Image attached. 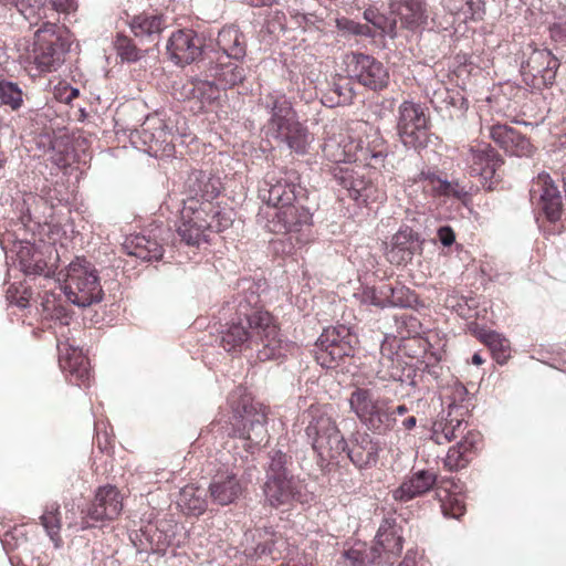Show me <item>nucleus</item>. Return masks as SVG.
<instances>
[{
  "instance_id": "obj_36",
  "label": "nucleus",
  "mask_w": 566,
  "mask_h": 566,
  "mask_svg": "<svg viewBox=\"0 0 566 566\" xmlns=\"http://www.w3.org/2000/svg\"><path fill=\"white\" fill-rule=\"evenodd\" d=\"M129 27L136 38L151 42L166 29V17L163 13L142 12L132 19Z\"/></svg>"
},
{
  "instance_id": "obj_45",
  "label": "nucleus",
  "mask_w": 566,
  "mask_h": 566,
  "mask_svg": "<svg viewBox=\"0 0 566 566\" xmlns=\"http://www.w3.org/2000/svg\"><path fill=\"white\" fill-rule=\"evenodd\" d=\"M49 240L54 248L55 258L61 263H66L70 260V243L71 238L62 226L54 224L50 228Z\"/></svg>"
},
{
  "instance_id": "obj_12",
  "label": "nucleus",
  "mask_w": 566,
  "mask_h": 566,
  "mask_svg": "<svg viewBox=\"0 0 566 566\" xmlns=\"http://www.w3.org/2000/svg\"><path fill=\"white\" fill-rule=\"evenodd\" d=\"M352 132L354 133V145L357 146V149L354 150L355 163L370 168L384 166L388 147L380 129L368 122L356 120L352 123Z\"/></svg>"
},
{
  "instance_id": "obj_51",
  "label": "nucleus",
  "mask_w": 566,
  "mask_h": 566,
  "mask_svg": "<svg viewBox=\"0 0 566 566\" xmlns=\"http://www.w3.org/2000/svg\"><path fill=\"white\" fill-rule=\"evenodd\" d=\"M91 140L81 134L76 137L73 134V163L85 167L91 163Z\"/></svg>"
},
{
  "instance_id": "obj_50",
  "label": "nucleus",
  "mask_w": 566,
  "mask_h": 566,
  "mask_svg": "<svg viewBox=\"0 0 566 566\" xmlns=\"http://www.w3.org/2000/svg\"><path fill=\"white\" fill-rule=\"evenodd\" d=\"M0 102L1 104L10 106L12 109H18L22 105V91L15 83L0 82Z\"/></svg>"
},
{
  "instance_id": "obj_61",
  "label": "nucleus",
  "mask_w": 566,
  "mask_h": 566,
  "mask_svg": "<svg viewBox=\"0 0 566 566\" xmlns=\"http://www.w3.org/2000/svg\"><path fill=\"white\" fill-rule=\"evenodd\" d=\"M366 21L370 22L378 29H384L385 18L375 9H366L364 12Z\"/></svg>"
},
{
  "instance_id": "obj_6",
  "label": "nucleus",
  "mask_w": 566,
  "mask_h": 566,
  "mask_svg": "<svg viewBox=\"0 0 566 566\" xmlns=\"http://www.w3.org/2000/svg\"><path fill=\"white\" fill-rule=\"evenodd\" d=\"M229 405L234 420L229 434L243 440V448L250 453L268 443L266 408L255 402L243 387H237L231 391Z\"/></svg>"
},
{
  "instance_id": "obj_53",
  "label": "nucleus",
  "mask_w": 566,
  "mask_h": 566,
  "mask_svg": "<svg viewBox=\"0 0 566 566\" xmlns=\"http://www.w3.org/2000/svg\"><path fill=\"white\" fill-rule=\"evenodd\" d=\"M0 4L14 7L31 23L39 17V6L35 0H0Z\"/></svg>"
},
{
  "instance_id": "obj_62",
  "label": "nucleus",
  "mask_w": 566,
  "mask_h": 566,
  "mask_svg": "<svg viewBox=\"0 0 566 566\" xmlns=\"http://www.w3.org/2000/svg\"><path fill=\"white\" fill-rule=\"evenodd\" d=\"M346 28L354 34L373 35L371 30H370L369 25H367V24H360V23H357L354 21H347Z\"/></svg>"
},
{
  "instance_id": "obj_43",
  "label": "nucleus",
  "mask_w": 566,
  "mask_h": 566,
  "mask_svg": "<svg viewBox=\"0 0 566 566\" xmlns=\"http://www.w3.org/2000/svg\"><path fill=\"white\" fill-rule=\"evenodd\" d=\"M343 558L350 566H367L380 558V552L377 546H368L366 543L356 542L343 553Z\"/></svg>"
},
{
  "instance_id": "obj_18",
  "label": "nucleus",
  "mask_w": 566,
  "mask_h": 566,
  "mask_svg": "<svg viewBox=\"0 0 566 566\" xmlns=\"http://www.w3.org/2000/svg\"><path fill=\"white\" fill-rule=\"evenodd\" d=\"M348 72L364 87L374 92L385 90L389 84V72L385 65L371 55L353 53L348 62Z\"/></svg>"
},
{
  "instance_id": "obj_21",
  "label": "nucleus",
  "mask_w": 566,
  "mask_h": 566,
  "mask_svg": "<svg viewBox=\"0 0 566 566\" xmlns=\"http://www.w3.org/2000/svg\"><path fill=\"white\" fill-rule=\"evenodd\" d=\"M122 510L123 502L118 490L111 485L101 486L95 493L94 501L82 510V527L88 528L96 522L113 521Z\"/></svg>"
},
{
  "instance_id": "obj_63",
  "label": "nucleus",
  "mask_w": 566,
  "mask_h": 566,
  "mask_svg": "<svg viewBox=\"0 0 566 566\" xmlns=\"http://www.w3.org/2000/svg\"><path fill=\"white\" fill-rule=\"evenodd\" d=\"M53 7L55 8V10L57 12L64 13V15H65L64 19H66L69 15V8L71 7V2H70V0H65V2L54 0Z\"/></svg>"
},
{
  "instance_id": "obj_56",
  "label": "nucleus",
  "mask_w": 566,
  "mask_h": 566,
  "mask_svg": "<svg viewBox=\"0 0 566 566\" xmlns=\"http://www.w3.org/2000/svg\"><path fill=\"white\" fill-rule=\"evenodd\" d=\"M468 332L484 345L488 344V342L491 339V336H493L495 333L494 331H490L479 325L476 322H471L468 324Z\"/></svg>"
},
{
  "instance_id": "obj_46",
  "label": "nucleus",
  "mask_w": 566,
  "mask_h": 566,
  "mask_svg": "<svg viewBox=\"0 0 566 566\" xmlns=\"http://www.w3.org/2000/svg\"><path fill=\"white\" fill-rule=\"evenodd\" d=\"M290 460L291 458L281 450H272L270 452V463L266 470V480L293 476L287 470Z\"/></svg>"
},
{
  "instance_id": "obj_19",
  "label": "nucleus",
  "mask_w": 566,
  "mask_h": 566,
  "mask_svg": "<svg viewBox=\"0 0 566 566\" xmlns=\"http://www.w3.org/2000/svg\"><path fill=\"white\" fill-rule=\"evenodd\" d=\"M70 50V43L60 35L51 33L42 34L39 30L35 33L32 52L29 59L38 66L40 71H52L65 61V55Z\"/></svg>"
},
{
  "instance_id": "obj_14",
  "label": "nucleus",
  "mask_w": 566,
  "mask_h": 566,
  "mask_svg": "<svg viewBox=\"0 0 566 566\" xmlns=\"http://www.w3.org/2000/svg\"><path fill=\"white\" fill-rule=\"evenodd\" d=\"M135 144L155 157H169L175 151L172 133L166 122L158 116H148L140 127L132 134Z\"/></svg>"
},
{
  "instance_id": "obj_10",
  "label": "nucleus",
  "mask_w": 566,
  "mask_h": 566,
  "mask_svg": "<svg viewBox=\"0 0 566 566\" xmlns=\"http://www.w3.org/2000/svg\"><path fill=\"white\" fill-rule=\"evenodd\" d=\"M460 157L470 176L479 177L483 187L492 190L500 182L504 159L490 143L473 140L462 147Z\"/></svg>"
},
{
  "instance_id": "obj_1",
  "label": "nucleus",
  "mask_w": 566,
  "mask_h": 566,
  "mask_svg": "<svg viewBox=\"0 0 566 566\" xmlns=\"http://www.w3.org/2000/svg\"><path fill=\"white\" fill-rule=\"evenodd\" d=\"M235 317L221 332V347L232 354H245L260 361L277 359L284 355V342L276 318L261 304L252 290L235 298Z\"/></svg>"
},
{
  "instance_id": "obj_30",
  "label": "nucleus",
  "mask_w": 566,
  "mask_h": 566,
  "mask_svg": "<svg viewBox=\"0 0 566 566\" xmlns=\"http://www.w3.org/2000/svg\"><path fill=\"white\" fill-rule=\"evenodd\" d=\"M243 492L241 480L230 471L218 472L209 485V493L214 503L229 505L235 502Z\"/></svg>"
},
{
  "instance_id": "obj_26",
  "label": "nucleus",
  "mask_w": 566,
  "mask_h": 566,
  "mask_svg": "<svg viewBox=\"0 0 566 566\" xmlns=\"http://www.w3.org/2000/svg\"><path fill=\"white\" fill-rule=\"evenodd\" d=\"M418 186L426 196L432 198L453 197L462 199L467 191L458 181H448L440 178L436 172L421 170L417 176L406 180L407 188Z\"/></svg>"
},
{
  "instance_id": "obj_31",
  "label": "nucleus",
  "mask_w": 566,
  "mask_h": 566,
  "mask_svg": "<svg viewBox=\"0 0 566 566\" xmlns=\"http://www.w3.org/2000/svg\"><path fill=\"white\" fill-rule=\"evenodd\" d=\"M437 474L431 470H419L406 479L399 488H397L392 496L396 501L408 502L417 496H421L437 488Z\"/></svg>"
},
{
  "instance_id": "obj_4",
  "label": "nucleus",
  "mask_w": 566,
  "mask_h": 566,
  "mask_svg": "<svg viewBox=\"0 0 566 566\" xmlns=\"http://www.w3.org/2000/svg\"><path fill=\"white\" fill-rule=\"evenodd\" d=\"M205 178V176H202ZM200 195L184 200L177 233L188 245H199L206 241L207 231L222 232L232 226V218L213 201L219 195L218 180L200 179Z\"/></svg>"
},
{
  "instance_id": "obj_8",
  "label": "nucleus",
  "mask_w": 566,
  "mask_h": 566,
  "mask_svg": "<svg viewBox=\"0 0 566 566\" xmlns=\"http://www.w3.org/2000/svg\"><path fill=\"white\" fill-rule=\"evenodd\" d=\"M334 179L348 196L358 205L368 206L382 202L387 198L386 190L380 186L382 175L379 168L363 165L335 166L332 170Z\"/></svg>"
},
{
  "instance_id": "obj_57",
  "label": "nucleus",
  "mask_w": 566,
  "mask_h": 566,
  "mask_svg": "<svg viewBox=\"0 0 566 566\" xmlns=\"http://www.w3.org/2000/svg\"><path fill=\"white\" fill-rule=\"evenodd\" d=\"M54 98L65 105L71 104V85L65 81L59 82L53 91Z\"/></svg>"
},
{
  "instance_id": "obj_52",
  "label": "nucleus",
  "mask_w": 566,
  "mask_h": 566,
  "mask_svg": "<svg viewBox=\"0 0 566 566\" xmlns=\"http://www.w3.org/2000/svg\"><path fill=\"white\" fill-rule=\"evenodd\" d=\"M73 376L80 380V385L87 386L91 377L90 359L73 348Z\"/></svg>"
},
{
  "instance_id": "obj_44",
  "label": "nucleus",
  "mask_w": 566,
  "mask_h": 566,
  "mask_svg": "<svg viewBox=\"0 0 566 566\" xmlns=\"http://www.w3.org/2000/svg\"><path fill=\"white\" fill-rule=\"evenodd\" d=\"M394 356L395 353L390 345L384 342L380 346L379 368L376 370L377 378L385 381L400 378V369Z\"/></svg>"
},
{
  "instance_id": "obj_22",
  "label": "nucleus",
  "mask_w": 566,
  "mask_h": 566,
  "mask_svg": "<svg viewBox=\"0 0 566 566\" xmlns=\"http://www.w3.org/2000/svg\"><path fill=\"white\" fill-rule=\"evenodd\" d=\"M327 137L323 144L324 157L340 166L339 164L355 163L354 133L352 125L343 127L338 124H332L326 130Z\"/></svg>"
},
{
  "instance_id": "obj_42",
  "label": "nucleus",
  "mask_w": 566,
  "mask_h": 566,
  "mask_svg": "<svg viewBox=\"0 0 566 566\" xmlns=\"http://www.w3.org/2000/svg\"><path fill=\"white\" fill-rule=\"evenodd\" d=\"M402 537L398 534L395 527L380 526L376 535V544L379 548L380 555L384 553L386 560L391 557L398 556L402 551Z\"/></svg>"
},
{
  "instance_id": "obj_2",
  "label": "nucleus",
  "mask_w": 566,
  "mask_h": 566,
  "mask_svg": "<svg viewBox=\"0 0 566 566\" xmlns=\"http://www.w3.org/2000/svg\"><path fill=\"white\" fill-rule=\"evenodd\" d=\"M305 434L318 458V465L327 468L347 453L350 461L359 469L370 468L378 461L380 447L366 432L356 433L348 446L340 432L334 407L329 403H313L302 416Z\"/></svg>"
},
{
  "instance_id": "obj_33",
  "label": "nucleus",
  "mask_w": 566,
  "mask_h": 566,
  "mask_svg": "<svg viewBox=\"0 0 566 566\" xmlns=\"http://www.w3.org/2000/svg\"><path fill=\"white\" fill-rule=\"evenodd\" d=\"M463 416L464 412L455 413L454 408H451L446 417L434 420L431 426V440L437 444L454 440L467 427Z\"/></svg>"
},
{
  "instance_id": "obj_60",
  "label": "nucleus",
  "mask_w": 566,
  "mask_h": 566,
  "mask_svg": "<svg viewBox=\"0 0 566 566\" xmlns=\"http://www.w3.org/2000/svg\"><path fill=\"white\" fill-rule=\"evenodd\" d=\"M468 0H441L442 7L451 14H461Z\"/></svg>"
},
{
  "instance_id": "obj_40",
  "label": "nucleus",
  "mask_w": 566,
  "mask_h": 566,
  "mask_svg": "<svg viewBox=\"0 0 566 566\" xmlns=\"http://www.w3.org/2000/svg\"><path fill=\"white\" fill-rule=\"evenodd\" d=\"M208 76L213 77L223 88H232L242 84L247 77L245 69L237 63L218 62L210 65L208 69Z\"/></svg>"
},
{
  "instance_id": "obj_32",
  "label": "nucleus",
  "mask_w": 566,
  "mask_h": 566,
  "mask_svg": "<svg viewBox=\"0 0 566 566\" xmlns=\"http://www.w3.org/2000/svg\"><path fill=\"white\" fill-rule=\"evenodd\" d=\"M390 10L406 29L417 30L427 24L428 11L423 0H391Z\"/></svg>"
},
{
  "instance_id": "obj_49",
  "label": "nucleus",
  "mask_w": 566,
  "mask_h": 566,
  "mask_svg": "<svg viewBox=\"0 0 566 566\" xmlns=\"http://www.w3.org/2000/svg\"><path fill=\"white\" fill-rule=\"evenodd\" d=\"M95 443L102 452H113L115 446V434L112 426L108 422L97 421L95 423Z\"/></svg>"
},
{
  "instance_id": "obj_11",
  "label": "nucleus",
  "mask_w": 566,
  "mask_h": 566,
  "mask_svg": "<svg viewBox=\"0 0 566 566\" xmlns=\"http://www.w3.org/2000/svg\"><path fill=\"white\" fill-rule=\"evenodd\" d=\"M430 130V117L419 103L403 101L398 106L397 133L406 147L423 148L427 146Z\"/></svg>"
},
{
  "instance_id": "obj_17",
  "label": "nucleus",
  "mask_w": 566,
  "mask_h": 566,
  "mask_svg": "<svg viewBox=\"0 0 566 566\" xmlns=\"http://www.w3.org/2000/svg\"><path fill=\"white\" fill-rule=\"evenodd\" d=\"M73 304L90 306L103 298V289L95 266L85 259L73 260Z\"/></svg>"
},
{
  "instance_id": "obj_20",
  "label": "nucleus",
  "mask_w": 566,
  "mask_h": 566,
  "mask_svg": "<svg viewBox=\"0 0 566 566\" xmlns=\"http://www.w3.org/2000/svg\"><path fill=\"white\" fill-rule=\"evenodd\" d=\"M355 296L361 304L379 308L389 306L408 307L416 300L415 293L410 289L403 285L392 286L389 283H381L378 286H361Z\"/></svg>"
},
{
  "instance_id": "obj_25",
  "label": "nucleus",
  "mask_w": 566,
  "mask_h": 566,
  "mask_svg": "<svg viewBox=\"0 0 566 566\" xmlns=\"http://www.w3.org/2000/svg\"><path fill=\"white\" fill-rule=\"evenodd\" d=\"M483 446V437L478 430H469L463 438L450 447L443 467L448 471L455 472L467 468L471 461L478 455Z\"/></svg>"
},
{
  "instance_id": "obj_28",
  "label": "nucleus",
  "mask_w": 566,
  "mask_h": 566,
  "mask_svg": "<svg viewBox=\"0 0 566 566\" xmlns=\"http://www.w3.org/2000/svg\"><path fill=\"white\" fill-rule=\"evenodd\" d=\"M491 139L506 154L528 157L534 147L530 139L514 127L506 124H494L490 127Z\"/></svg>"
},
{
  "instance_id": "obj_27",
  "label": "nucleus",
  "mask_w": 566,
  "mask_h": 566,
  "mask_svg": "<svg viewBox=\"0 0 566 566\" xmlns=\"http://www.w3.org/2000/svg\"><path fill=\"white\" fill-rule=\"evenodd\" d=\"M265 501L272 507L302 502V485L294 476L266 480L263 486Z\"/></svg>"
},
{
  "instance_id": "obj_16",
  "label": "nucleus",
  "mask_w": 566,
  "mask_h": 566,
  "mask_svg": "<svg viewBox=\"0 0 566 566\" xmlns=\"http://www.w3.org/2000/svg\"><path fill=\"white\" fill-rule=\"evenodd\" d=\"M297 177L294 171L283 170L268 172L263 187L259 190L260 199L265 203L260 211L282 209L296 200Z\"/></svg>"
},
{
  "instance_id": "obj_3",
  "label": "nucleus",
  "mask_w": 566,
  "mask_h": 566,
  "mask_svg": "<svg viewBox=\"0 0 566 566\" xmlns=\"http://www.w3.org/2000/svg\"><path fill=\"white\" fill-rule=\"evenodd\" d=\"M17 256L21 271L25 275L50 277L52 274L54 277L56 286L45 296L43 305L50 312L54 323L59 366L67 379V371H71V344L69 338L71 315L66 305L71 301V285L69 284L71 263L65 264L60 270L56 268L52 271L51 268H48L44 253L30 242L21 244Z\"/></svg>"
},
{
  "instance_id": "obj_34",
  "label": "nucleus",
  "mask_w": 566,
  "mask_h": 566,
  "mask_svg": "<svg viewBox=\"0 0 566 566\" xmlns=\"http://www.w3.org/2000/svg\"><path fill=\"white\" fill-rule=\"evenodd\" d=\"M441 512L446 517L460 518L465 513L464 495L450 480L441 481L436 489Z\"/></svg>"
},
{
  "instance_id": "obj_13",
  "label": "nucleus",
  "mask_w": 566,
  "mask_h": 566,
  "mask_svg": "<svg viewBox=\"0 0 566 566\" xmlns=\"http://www.w3.org/2000/svg\"><path fill=\"white\" fill-rule=\"evenodd\" d=\"M355 343V335L345 325L325 328L316 342L315 359L322 367L335 368L354 355Z\"/></svg>"
},
{
  "instance_id": "obj_5",
  "label": "nucleus",
  "mask_w": 566,
  "mask_h": 566,
  "mask_svg": "<svg viewBox=\"0 0 566 566\" xmlns=\"http://www.w3.org/2000/svg\"><path fill=\"white\" fill-rule=\"evenodd\" d=\"M350 411L373 433L386 436L397 424L396 416L408 412L406 405L395 406L392 399L381 396L376 386H357L349 395Z\"/></svg>"
},
{
  "instance_id": "obj_54",
  "label": "nucleus",
  "mask_w": 566,
  "mask_h": 566,
  "mask_svg": "<svg viewBox=\"0 0 566 566\" xmlns=\"http://www.w3.org/2000/svg\"><path fill=\"white\" fill-rule=\"evenodd\" d=\"M450 403L448 410L454 408L455 413L464 412L469 410V405L462 406V403L469 400V392L462 384H454L451 387V395L449 397Z\"/></svg>"
},
{
  "instance_id": "obj_48",
  "label": "nucleus",
  "mask_w": 566,
  "mask_h": 566,
  "mask_svg": "<svg viewBox=\"0 0 566 566\" xmlns=\"http://www.w3.org/2000/svg\"><path fill=\"white\" fill-rule=\"evenodd\" d=\"M485 346L490 349L493 359L500 365L506 364L511 357L510 342L496 332Z\"/></svg>"
},
{
  "instance_id": "obj_7",
  "label": "nucleus",
  "mask_w": 566,
  "mask_h": 566,
  "mask_svg": "<svg viewBox=\"0 0 566 566\" xmlns=\"http://www.w3.org/2000/svg\"><path fill=\"white\" fill-rule=\"evenodd\" d=\"M265 107L271 114L265 125L266 137L286 145L296 154H305L311 143V135L307 127L298 120L297 114L286 96L283 94L268 95Z\"/></svg>"
},
{
  "instance_id": "obj_35",
  "label": "nucleus",
  "mask_w": 566,
  "mask_h": 566,
  "mask_svg": "<svg viewBox=\"0 0 566 566\" xmlns=\"http://www.w3.org/2000/svg\"><path fill=\"white\" fill-rule=\"evenodd\" d=\"M175 91L178 98L198 101L201 104L200 108L211 105L220 96V90L216 83L201 80H188L181 85L180 91L178 88Z\"/></svg>"
},
{
  "instance_id": "obj_41",
  "label": "nucleus",
  "mask_w": 566,
  "mask_h": 566,
  "mask_svg": "<svg viewBox=\"0 0 566 566\" xmlns=\"http://www.w3.org/2000/svg\"><path fill=\"white\" fill-rule=\"evenodd\" d=\"M177 504L186 515L191 516H200L207 510L203 491L193 485H186L181 489Z\"/></svg>"
},
{
  "instance_id": "obj_15",
  "label": "nucleus",
  "mask_w": 566,
  "mask_h": 566,
  "mask_svg": "<svg viewBox=\"0 0 566 566\" xmlns=\"http://www.w3.org/2000/svg\"><path fill=\"white\" fill-rule=\"evenodd\" d=\"M559 66V60L549 50L534 48L522 63L521 73L527 86L543 90L555 83Z\"/></svg>"
},
{
  "instance_id": "obj_9",
  "label": "nucleus",
  "mask_w": 566,
  "mask_h": 566,
  "mask_svg": "<svg viewBox=\"0 0 566 566\" xmlns=\"http://www.w3.org/2000/svg\"><path fill=\"white\" fill-rule=\"evenodd\" d=\"M258 217L269 232L289 234L298 244H305L312 239V214L307 208L295 202L282 209L259 211Z\"/></svg>"
},
{
  "instance_id": "obj_39",
  "label": "nucleus",
  "mask_w": 566,
  "mask_h": 566,
  "mask_svg": "<svg viewBox=\"0 0 566 566\" xmlns=\"http://www.w3.org/2000/svg\"><path fill=\"white\" fill-rule=\"evenodd\" d=\"M217 45L230 59L242 60L247 53L244 36L235 25H226L219 31Z\"/></svg>"
},
{
  "instance_id": "obj_59",
  "label": "nucleus",
  "mask_w": 566,
  "mask_h": 566,
  "mask_svg": "<svg viewBox=\"0 0 566 566\" xmlns=\"http://www.w3.org/2000/svg\"><path fill=\"white\" fill-rule=\"evenodd\" d=\"M437 235L443 247H451L455 241V233L449 226L440 227L437 231Z\"/></svg>"
},
{
  "instance_id": "obj_24",
  "label": "nucleus",
  "mask_w": 566,
  "mask_h": 566,
  "mask_svg": "<svg viewBox=\"0 0 566 566\" xmlns=\"http://www.w3.org/2000/svg\"><path fill=\"white\" fill-rule=\"evenodd\" d=\"M531 198L537 200L538 207L549 221H556L562 214V196L547 172H541L533 181Z\"/></svg>"
},
{
  "instance_id": "obj_55",
  "label": "nucleus",
  "mask_w": 566,
  "mask_h": 566,
  "mask_svg": "<svg viewBox=\"0 0 566 566\" xmlns=\"http://www.w3.org/2000/svg\"><path fill=\"white\" fill-rule=\"evenodd\" d=\"M465 19L473 21H481L485 14V3L483 0H468L464 12H462Z\"/></svg>"
},
{
  "instance_id": "obj_47",
  "label": "nucleus",
  "mask_w": 566,
  "mask_h": 566,
  "mask_svg": "<svg viewBox=\"0 0 566 566\" xmlns=\"http://www.w3.org/2000/svg\"><path fill=\"white\" fill-rule=\"evenodd\" d=\"M117 55L127 62H136L142 57V51L136 46L133 39L125 34H117L115 40Z\"/></svg>"
},
{
  "instance_id": "obj_38",
  "label": "nucleus",
  "mask_w": 566,
  "mask_h": 566,
  "mask_svg": "<svg viewBox=\"0 0 566 566\" xmlns=\"http://www.w3.org/2000/svg\"><path fill=\"white\" fill-rule=\"evenodd\" d=\"M123 249L127 254L143 261L158 260L163 256L164 249L157 240L144 234H135L126 238Z\"/></svg>"
},
{
  "instance_id": "obj_58",
  "label": "nucleus",
  "mask_w": 566,
  "mask_h": 566,
  "mask_svg": "<svg viewBox=\"0 0 566 566\" xmlns=\"http://www.w3.org/2000/svg\"><path fill=\"white\" fill-rule=\"evenodd\" d=\"M40 518L48 534L53 537L60 528L56 516L53 513H44Z\"/></svg>"
},
{
  "instance_id": "obj_37",
  "label": "nucleus",
  "mask_w": 566,
  "mask_h": 566,
  "mask_svg": "<svg viewBox=\"0 0 566 566\" xmlns=\"http://www.w3.org/2000/svg\"><path fill=\"white\" fill-rule=\"evenodd\" d=\"M426 94L431 105L437 111L448 109L449 107H458L461 111L468 109V101L457 91L449 90L440 81H434L426 90Z\"/></svg>"
},
{
  "instance_id": "obj_64",
  "label": "nucleus",
  "mask_w": 566,
  "mask_h": 566,
  "mask_svg": "<svg viewBox=\"0 0 566 566\" xmlns=\"http://www.w3.org/2000/svg\"><path fill=\"white\" fill-rule=\"evenodd\" d=\"M401 426L405 430L410 431L416 428L417 418L415 416H409L402 420Z\"/></svg>"
},
{
  "instance_id": "obj_29",
  "label": "nucleus",
  "mask_w": 566,
  "mask_h": 566,
  "mask_svg": "<svg viewBox=\"0 0 566 566\" xmlns=\"http://www.w3.org/2000/svg\"><path fill=\"white\" fill-rule=\"evenodd\" d=\"M418 241V234L412 229H400L387 244L386 259L394 265L407 264L415 255Z\"/></svg>"
},
{
  "instance_id": "obj_23",
  "label": "nucleus",
  "mask_w": 566,
  "mask_h": 566,
  "mask_svg": "<svg viewBox=\"0 0 566 566\" xmlns=\"http://www.w3.org/2000/svg\"><path fill=\"white\" fill-rule=\"evenodd\" d=\"M203 42L192 29L174 31L167 42V53L176 65H188L202 54Z\"/></svg>"
}]
</instances>
